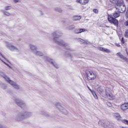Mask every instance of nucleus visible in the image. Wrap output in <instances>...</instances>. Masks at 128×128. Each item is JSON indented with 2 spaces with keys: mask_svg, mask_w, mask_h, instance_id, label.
I'll return each mask as SVG.
<instances>
[{
  "mask_svg": "<svg viewBox=\"0 0 128 128\" xmlns=\"http://www.w3.org/2000/svg\"><path fill=\"white\" fill-rule=\"evenodd\" d=\"M115 6L116 9L118 10L120 14H124L126 10V6L124 4L123 0H118L117 3L115 5Z\"/></svg>",
  "mask_w": 128,
  "mask_h": 128,
  "instance_id": "nucleus-1",
  "label": "nucleus"
},
{
  "mask_svg": "<svg viewBox=\"0 0 128 128\" xmlns=\"http://www.w3.org/2000/svg\"><path fill=\"white\" fill-rule=\"evenodd\" d=\"M86 78L89 80H94L96 78V74L92 71L86 70Z\"/></svg>",
  "mask_w": 128,
  "mask_h": 128,
  "instance_id": "nucleus-2",
  "label": "nucleus"
},
{
  "mask_svg": "<svg viewBox=\"0 0 128 128\" xmlns=\"http://www.w3.org/2000/svg\"><path fill=\"white\" fill-rule=\"evenodd\" d=\"M4 78L6 80V82H8L11 84V86H12L14 87V88H16V90H18V88H20L18 86L16 85V82L10 80V78H8V76H4Z\"/></svg>",
  "mask_w": 128,
  "mask_h": 128,
  "instance_id": "nucleus-3",
  "label": "nucleus"
},
{
  "mask_svg": "<svg viewBox=\"0 0 128 128\" xmlns=\"http://www.w3.org/2000/svg\"><path fill=\"white\" fill-rule=\"evenodd\" d=\"M108 20L110 22H111V24H114L116 26H118V20L115 18H114L112 16H108Z\"/></svg>",
  "mask_w": 128,
  "mask_h": 128,
  "instance_id": "nucleus-4",
  "label": "nucleus"
},
{
  "mask_svg": "<svg viewBox=\"0 0 128 128\" xmlns=\"http://www.w3.org/2000/svg\"><path fill=\"white\" fill-rule=\"evenodd\" d=\"M98 124L104 126V128H108L110 126V122L106 120H100L98 122Z\"/></svg>",
  "mask_w": 128,
  "mask_h": 128,
  "instance_id": "nucleus-5",
  "label": "nucleus"
},
{
  "mask_svg": "<svg viewBox=\"0 0 128 128\" xmlns=\"http://www.w3.org/2000/svg\"><path fill=\"white\" fill-rule=\"evenodd\" d=\"M106 98H109V100H112L116 98V96H114L112 93H109L106 91Z\"/></svg>",
  "mask_w": 128,
  "mask_h": 128,
  "instance_id": "nucleus-6",
  "label": "nucleus"
},
{
  "mask_svg": "<svg viewBox=\"0 0 128 128\" xmlns=\"http://www.w3.org/2000/svg\"><path fill=\"white\" fill-rule=\"evenodd\" d=\"M121 109L122 110H124V112H126V110H128V102H125L121 106Z\"/></svg>",
  "mask_w": 128,
  "mask_h": 128,
  "instance_id": "nucleus-7",
  "label": "nucleus"
},
{
  "mask_svg": "<svg viewBox=\"0 0 128 128\" xmlns=\"http://www.w3.org/2000/svg\"><path fill=\"white\" fill-rule=\"evenodd\" d=\"M100 50H101V52H106V54H110V49H108L104 48H99Z\"/></svg>",
  "mask_w": 128,
  "mask_h": 128,
  "instance_id": "nucleus-8",
  "label": "nucleus"
},
{
  "mask_svg": "<svg viewBox=\"0 0 128 128\" xmlns=\"http://www.w3.org/2000/svg\"><path fill=\"white\" fill-rule=\"evenodd\" d=\"M117 56H119L120 58H122V60H126V62H128V59L126 58L124 55L122 54L120 52H118L116 54Z\"/></svg>",
  "mask_w": 128,
  "mask_h": 128,
  "instance_id": "nucleus-9",
  "label": "nucleus"
},
{
  "mask_svg": "<svg viewBox=\"0 0 128 128\" xmlns=\"http://www.w3.org/2000/svg\"><path fill=\"white\" fill-rule=\"evenodd\" d=\"M114 118H116L118 120H120V119L122 118V117H120V114L118 113H116L114 114Z\"/></svg>",
  "mask_w": 128,
  "mask_h": 128,
  "instance_id": "nucleus-10",
  "label": "nucleus"
},
{
  "mask_svg": "<svg viewBox=\"0 0 128 128\" xmlns=\"http://www.w3.org/2000/svg\"><path fill=\"white\" fill-rule=\"evenodd\" d=\"M120 16V12H115L113 14V16H114V18H118Z\"/></svg>",
  "mask_w": 128,
  "mask_h": 128,
  "instance_id": "nucleus-11",
  "label": "nucleus"
},
{
  "mask_svg": "<svg viewBox=\"0 0 128 128\" xmlns=\"http://www.w3.org/2000/svg\"><path fill=\"white\" fill-rule=\"evenodd\" d=\"M97 90L98 92H99V94H102V92H104V90L102 86H100L97 88Z\"/></svg>",
  "mask_w": 128,
  "mask_h": 128,
  "instance_id": "nucleus-12",
  "label": "nucleus"
},
{
  "mask_svg": "<svg viewBox=\"0 0 128 128\" xmlns=\"http://www.w3.org/2000/svg\"><path fill=\"white\" fill-rule=\"evenodd\" d=\"M92 93L93 94L94 98H96V100H98V95H96V92L94 90L92 91Z\"/></svg>",
  "mask_w": 128,
  "mask_h": 128,
  "instance_id": "nucleus-13",
  "label": "nucleus"
},
{
  "mask_svg": "<svg viewBox=\"0 0 128 128\" xmlns=\"http://www.w3.org/2000/svg\"><path fill=\"white\" fill-rule=\"evenodd\" d=\"M80 20V16H74L73 17V20Z\"/></svg>",
  "mask_w": 128,
  "mask_h": 128,
  "instance_id": "nucleus-14",
  "label": "nucleus"
},
{
  "mask_svg": "<svg viewBox=\"0 0 128 128\" xmlns=\"http://www.w3.org/2000/svg\"><path fill=\"white\" fill-rule=\"evenodd\" d=\"M80 42L81 44H88V42L82 39H80Z\"/></svg>",
  "mask_w": 128,
  "mask_h": 128,
  "instance_id": "nucleus-15",
  "label": "nucleus"
},
{
  "mask_svg": "<svg viewBox=\"0 0 128 128\" xmlns=\"http://www.w3.org/2000/svg\"><path fill=\"white\" fill-rule=\"evenodd\" d=\"M122 122L124 124H127L128 126V120H122Z\"/></svg>",
  "mask_w": 128,
  "mask_h": 128,
  "instance_id": "nucleus-16",
  "label": "nucleus"
},
{
  "mask_svg": "<svg viewBox=\"0 0 128 128\" xmlns=\"http://www.w3.org/2000/svg\"><path fill=\"white\" fill-rule=\"evenodd\" d=\"M84 2H82V4H86L88 3V0H83Z\"/></svg>",
  "mask_w": 128,
  "mask_h": 128,
  "instance_id": "nucleus-17",
  "label": "nucleus"
},
{
  "mask_svg": "<svg viewBox=\"0 0 128 128\" xmlns=\"http://www.w3.org/2000/svg\"><path fill=\"white\" fill-rule=\"evenodd\" d=\"M75 32L76 34H80V29L76 30Z\"/></svg>",
  "mask_w": 128,
  "mask_h": 128,
  "instance_id": "nucleus-18",
  "label": "nucleus"
},
{
  "mask_svg": "<svg viewBox=\"0 0 128 128\" xmlns=\"http://www.w3.org/2000/svg\"><path fill=\"white\" fill-rule=\"evenodd\" d=\"M106 104L108 106H112V104L110 102H107Z\"/></svg>",
  "mask_w": 128,
  "mask_h": 128,
  "instance_id": "nucleus-19",
  "label": "nucleus"
},
{
  "mask_svg": "<svg viewBox=\"0 0 128 128\" xmlns=\"http://www.w3.org/2000/svg\"><path fill=\"white\" fill-rule=\"evenodd\" d=\"M5 10H10V6H6Z\"/></svg>",
  "mask_w": 128,
  "mask_h": 128,
  "instance_id": "nucleus-20",
  "label": "nucleus"
},
{
  "mask_svg": "<svg viewBox=\"0 0 128 128\" xmlns=\"http://www.w3.org/2000/svg\"><path fill=\"white\" fill-rule=\"evenodd\" d=\"M93 12H94V14H98V9L93 10Z\"/></svg>",
  "mask_w": 128,
  "mask_h": 128,
  "instance_id": "nucleus-21",
  "label": "nucleus"
},
{
  "mask_svg": "<svg viewBox=\"0 0 128 128\" xmlns=\"http://www.w3.org/2000/svg\"><path fill=\"white\" fill-rule=\"evenodd\" d=\"M87 30L86 29H84V28H81L80 29V32H87Z\"/></svg>",
  "mask_w": 128,
  "mask_h": 128,
  "instance_id": "nucleus-22",
  "label": "nucleus"
},
{
  "mask_svg": "<svg viewBox=\"0 0 128 128\" xmlns=\"http://www.w3.org/2000/svg\"><path fill=\"white\" fill-rule=\"evenodd\" d=\"M125 37L128 38V30H126L125 33Z\"/></svg>",
  "mask_w": 128,
  "mask_h": 128,
  "instance_id": "nucleus-23",
  "label": "nucleus"
},
{
  "mask_svg": "<svg viewBox=\"0 0 128 128\" xmlns=\"http://www.w3.org/2000/svg\"><path fill=\"white\" fill-rule=\"evenodd\" d=\"M124 26H128V20L124 22Z\"/></svg>",
  "mask_w": 128,
  "mask_h": 128,
  "instance_id": "nucleus-24",
  "label": "nucleus"
},
{
  "mask_svg": "<svg viewBox=\"0 0 128 128\" xmlns=\"http://www.w3.org/2000/svg\"><path fill=\"white\" fill-rule=\"evenodd\" d=\"M4 14L6 16H10V14L8 12H4Z\"/></svg>",
  "mask_w": 128,
  "mask_h": 128,
  "instance_id": "nucleus-25",
  "label": "nucleus"
},
{
  "mask_svg": "<svg viewBox=\"0 0 128 128\" xmlns=\"http://www.w3.org/2000/svg\"><path fill=\"white\" fill-rule=\"evenodd\" d=\"M110 2L112 4H114L116 2V0H110Z\"/></svg>",
  "mask_w": 128,
  "mask_h": 128,
  "instance_id": "nucleus-26",
  "label": "nucleus"
},
{
  "mask_svg": "<svg viewBox=\"0 0 128 128\" xmlns=\"http://www.w3.org/2000/svg\"><path fill=\"white\" fill-rule=\"evenodd\" d=\"M121 38H122L121 42H122V44H124V38L122 37Z\"/></svg>",
  "mask_w": 128,
  "mask_h": 128,
  "instance_id": "nucleus-27",
  "label": "nucleus"
},
{
  "mask_svg": "<svg viewBox=\"0 0 128 128\" xmlns=\"http://www.w3.org/2000/svg\"><path fill=\"white\" fill-rule=\"evenodd\" d=\"M0 56H2V58H6L4 56V55H2V53H0Z\"/></svg>",
  "mask_w": 128,
  "mask_h": 128,
  "instance_id": "nucleus-28",
  "label": "nucleus"
},
{
  "mask_svg": "<svg viewBox=\"0 0 128 128\" xmlns=\"http://www.w3.org/2000/svg\"><path fill=\"white\" fill-rule=\"evenodd\" d=\"M116 46H118V48H120V45L118 44H116Z\"/></svg>",
  "mask_w": 128,
  "mask_h": 128,
  "instance_id": "nucleus-29",
  "label": "nucleus"
},
{
  "mask_svg": "<svg viewBox=\"0 0 128 128\" xmlns=\"http://www.w3.org/2000/svg\"><path fill=\"white\" fill-rule=\"evenodd\" d=\"M76 2H79V4H80V0H76Z\"/></svg>",
  "mask_w": 128,
  "mask_h": 128,
  "instance_id": "nucleus-30",
  "label": "nucleus"
},
{
  "mask_svg": "<svg viewBox=\"0 0 128 128\" xmlns=\"http://www.w3.org/2000/svg\"><path fill=\"white\" fill-rule=\"evenodd\" d=\"M14 2H18V0H14Z\"/></svg>",
  "mask_w": 128,
  "mask_h": 128,
  "instance_id": "nucleus-31",
  "label": "nucleus"
},
{
  "mask_svg": "<svg viewBox=\"0 0 128 128\" xmlns=\"http://www.w3.org/2000/svg\"><path fill=\"white\" fill-rule=\"evenodd\" d=\"M88 90H90L91 92H94V90H92L90 88V87H88Z\"/></svg>",
  "mask_w": 128,
  "mask_h": 128,
  "instance_id": "nucleus-32",
  "label": "nucleus"
},
{
  "mask_svg": "<svg viewBox=\"0 0 128 128\" xmlns=\"http://www.w3.org/2000/svg\"><path fill=\"white\" fill-rule=\"evenodd\" d=\"M126 18H128V13L126 14Z\"/></svg>",
  "mask_w": 128,
  "mask_h": 128,
  "instance_id": "nucleus-33",
  "label": "nucleus"
},
{
  "mask_svg": "<svg viewBox=\"0 0 128 128\" xmlns=\"http://www.w3.org/2000/svg\"><path fill=\"white\" fill-rule=\"evenodd\" d=\"M122 128H128V127H126V126H122Z\"/></svg>",
  "mask_w": 128,
  "mask_h": 128,
  "instance_id": "nucleus-34",
  "label": "nucleus"
},
{
  "mask_svg": "<svg viewBox=\"0 0 128 128\" xmlns=\"http://www.w3.org/2000/svg\"><path fill=\"white\" fill-rule=\"evenodd\" d=\"M63 44V46H66V44Z\"/></svg>",
  "mask_w": 128,
  "mask_h": 128,
  "instance_id": "nucleus-35",
  "label": "nucleus"
},
{
  "mask_svg": "<svg viewBox=\"0 0 128 128\" xmlns=\"http://www.w3.org/2000/svg\"><path fill=\"white\" fill-rule=\"evenodd\" d=\"M37 54H40V52H37Z\"/></svg>",
  "mask_w": 128,
  "mask_h": 128,
  "instance_id": "nucleus-36",
  "label": "nucleus"
},
{
  "mask_svg": "<svg viewBox=\"0 0 128 128\" xmlns=\"http://www.w3.org/2000/svg\"><path fill=\"white\" fill-rule=\"evenodd\" d=\"M51 64H54V62H52Z\"/></svg>",
  "mask_w": 128,
  "mask_h": 128,
  "instance_id": "nucleus-37",
  "label": "nucleus"
},
{
  "mask_svg": "<svg viewBox=\"0 0 128 128\" xmlns=\"http://www.w3.org/2000/svg\"><path fill=\"white\" fill-rule=\"evenodd\" d=\"M104 124H106H106H106V123H104Z\"/></svg>",
  "mask_w": 128,
  "mask_h": 128,
  "instance_id": "nucleus-38",
  "label": "nucleus"
},
{
  "mask_svg": "<svg viewBox=\"0 0 128 128\" xmlns=\"http://www.w3.org/2000/svg\"><path fill=\"white\" fill-rule=\"evenodd\" d=\"M126 0V2H128V0Z\"/></svg>",
  "mask_w": 128,
  "mask_h": 128,
  "instance_id": "nucleus-39",
  "label": "nucleus"
},
{
  "mask_svg": "<svg viewBox=\"0 0 128 128\" xmlns=\"http://www.w3.org/2000/svg\"><path fill=\"white\" fill-rule=\"evenodd\" d=\"M40 56H42V54H40Z\"/></svg>",
  "mask_w": 128,
  "mask_h": 128,
  "instance_id": "nucleus-40",
  "label": "nucleus"
},
{
  "mask_svg": "<svg viewBox=\"0 0 128 128\" xmlns=\"http://www.w3.org/2000/svg\"><path fill=\"white\" fill-rule=\"evenodd\" d=\"M1 126H2L0 125V128H2Z\"/></svg>",
  "mask_w": 128,
  "mask_h": 128,
  "instance_id": "nucleus-41",
  "label": "nucleus"
}]
</instances>
